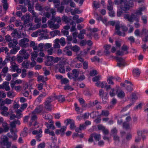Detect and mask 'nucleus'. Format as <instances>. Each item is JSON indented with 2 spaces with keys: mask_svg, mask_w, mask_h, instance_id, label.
I'll return each mask as SVG.
<instances>
[{
  "mask_svg": "<svg viewBox=\"0 0 148 148\" xmlns=\"http://www.w3.org/2000/svg\"><path fill=\"white\" fill-rule=\"evenodd\" d=\"M43 108L42 105H40L37 107L32 113L29 114V116H31V118L29 125V126L31 127L30 128V130L29 131V133L30 132L35 129L39 127V125L38 124L36 121V120L37 119L36 114L42 112Z\"/></svg>",
  "mask_w": 148,
  "mask_h": 148,
  "instance_id": "obj_1",
  "label": "nucleus"
},
{
  "mask_svg": "<svg viewBox=\"0 0 148 148\" xmlns=\"http://www.w3.org/2000/svg\"><path fill=\"white\" fill-rule=\"evenodd\" d=\"M114 3L115 4L120 6V9H118L117 11V16H120L123 13L122 11L120 9L123 11H126L134 6L132 2L128 3L126 0H115Z\"/></svg>",
  "mask_w": 148,
  "mask_h": 148,
  "instance_id": "obj_2",
  "label": "nucleus"
},
{
  "mask_svg": "<svg viewBox=\"0 0 148 148\" xmlns=\"http://www.w3.org/2000/svg\"><path fill=\"white\" fill-rule=\"evenodd\" d=\"M146 7L143 5L142 7L138 8V10L134 11V14H132L130 16L128 14H125L124 18L127 19L128 21L130 22H133L134 21H138L139 20V17L138 15H141L142 14V12L146 10Z\"/></svg>",
  "mask_w": 148,
  "mask_h": 148,
  "instance_id": "obj_3",
  "label": "nucleus"
},
{
  "mask_svg": "<svg viewBox=\"0 0 148 148\" xmlns=\"http://www.w3.org/2000/svg\"><path fill=\"white\" fill-rule=\"evenodd\" d=\"M26 19L24 22V26L25 27L26 30H34L40 27L41 24L38 23L35 24L33 23H29V14H26V15L23 16L21 17V19Z\"/></svg>",
  "mask_w": 148,
  "mask_h": 148,
  "instance_id": "obj_4",
  "label": "nucleus"
},
{
  "mask_svg": "<svg viewBox=\"0 0 148 148\" xmlns=\"http://www.w3.org/2000/svg\"><path fill=\"white\" fill-rule=\"evenodd\" d=\"M109 23L113 26H115V33L118 35L124 36L125 35V32L127 31V28L125 26H120L119 22L117 21H110Z\"/></svg>",
  "mask_w": 148,
  "mask_h": 148,
  "instance_id": "obj_5",
  "label": "nucleus"
},
{
  "mask_svg": "<svg viewBox=\"0 0 148 148\" xmlns=\"http://www.w3.org/2000/svg\"><path fill=\"white\" fill-rule=\"evenodd\" d=\"M60 60L61 58L59 57H54L52 56H47L45 64L47 66L53 65L55 63L58 62Z\"/></svg>",
  "mask_w": 148,
  "mask_h": 148,
  "instance_id": "obj_6",
  "label": "nucleus"
},
{
  "mask_svg": "<svg viewBox=\"0 0 148 148\" xmlns=\"http://www.w3.org/2000/svg\"><path fill=\"white\" fill-rule=\"evenodd\" d=\"M1 148H10L11 142L8 141V138L6 136L1 137L0 141Z\"/></svg>",
  "mask_w": 148,
  "mask_h": 148,
  "instance_id": "obj_7",
  "label": "nucleus"
},
{
  "mask_svg": "<svg viewBox=\"0 0 148 148\" xmlns=\"http://www.w3.org/2000/svg\"><path fill=\"white\" fill-rule=\"evenodd\" d=\"M101 139V135L94 133L91 134L89 138L88 141L89 142L92 143L94 140L95 142L99 141Z\"/></svg>",
  "mask_w": 148,
  "mask_h": 148,
  "instance_id": "obj_8",
  "label": "nucleus"
},
{
  "mask_svg": "<svg viewBox=\"0 0 148 148\" xmlns=\"http://www.w3.org/2000/svg\"><path fill=\"white\" fill-rule=\"evenodd\" d=\"M144 33L145 34V36L147 35V32L146 29L145 28L143 29L142 33H140L139 29H137L134 32L135 35L137 36H141L142 34ZM143 40L145 42L148 41V36H145V38L143 39Z\"/></svg>",
  "mask_w": 148,
  "mask_h": 148,
  "instance_id": "obj_9",
  "label": "nucleus"
},
{
  "mask_svg": "<svg viewBox=\"0 0 148 148\" xmlns=\"http://www.w3.org/2000/svg\"><path fill=\"white\" fill-rule=\"evenodd\" d=\"M56 99V97H49L47 99L45 102V108L49 110H51V107L50 103Z\"/></svg>",
  "mask_w": 148,
  "mask_h": 148,
  "instance_id": "obj_10",
  "label": "nucleus"
},
{
  "mask_svg": "<svg viewBox=\"0 0 148 148\" xmlns=\"http://www.w3.org/2000/svg\"><path fill=\"white\" fill-rule=\"evenodd\" d=\"M29 40L27 38H24L20 40L19 44L20 46L23 48H26L29 46Z\"/></svg>",
  "mask_w": 148,
  "mask_h": 148,
  "instance_id": "obj_11",
  "label": "nucleus"
},
{
  "mask_svg": "<svg viewBox=\"0 0 148 148\" xmlns=\"http://www.w3.org/2000/svg\"><path fill=\"white\" fill-rule=\"evenodd\" d=\"M10 70L12 72L16 71L18 73H20L21 72V69L18 68V65L14 62H12L10 66Z\"/></svg>",
  "mask_w": 148,
  "mask_h": 148,
  "instance_id": "obj_12",
  "label": "nucleus"
},
{
  "mask_svg": "<svg viewBox=\"0 0 148 148\" xmlns=\"http://www.w3.org/2000/svg\"><path fill=\"white\" fill-rule=\"evenodd\" d=\"M72 73H68L67 74L68 77L71 79L77 77L79 74V71L77 69H74L73 70Z\"/></svg>",
  "mask_w": 148,
  "mask_h": 148,
  "instance_id": "obj_13",
  "label": "nucleus"
},
{
  "mask_svg": "<svg viewBox=\"0 0 148 148\" xmlns=\"http://www.w3.org/2000/svg\"><path fill=\"white\" fill-rule=\"evenodd\" d=\"M27 106V103H24L21 105L20 109H18L16 110V112L19 116H17V118H20L22 115L21 112L25 110Z\"/></svg>",
  "mask_w": 148,
  "mask_h": 148,
  "instance_id": "obj_14",
  "label": "nucleus"
},
{
  "mask_svg": "<svg viewBox=\"0 0 148 148\" xmlns=\"http://www.w3.org/2000/svg\"><path fill=\"white\" fill-rule=\"evenodd\" d=\"M42 31L40 33V39H47L49 38L48 35L47 34L48 32L47 29H40Z\"/></svg>",
  "mask_w": 148,
  "mask_h": 148,
  "instance_id": "obj_15",
  "label": "nucleus"
},
{
  "mask_svg": "<svg viewBox=\"0 0 148 148\" xmlns=\"http://www.w3.org/2000/svg\"><path fill=\"white\" fill-rule=\"evenodd\" d=\"M42 131L41 129H40L38 131L37 130H35L32 132V134H34L36 135V138L37 140L39 141L41 140L40 138L42 136Z\"/></svg>",
  "mask_w": 148,
  "mask_h": 148,
  "instance_id": "obj_16",
  "label": "nucleus"
},
{
  "mask_svg": "<svg viewBox=\"0 0 148 148\" xmlns=\"http://www.w3.org/2000/svg\"><path fill=\"white\" fill-rule=\"evenodd\" d=\"M8 108L6 106H0L1 114L5 116H7L8 115L9 113L8 112Z\"/></svg>",
  "mask_w": 148,
  "mask_h": 148,
  "instance_id": "obj_17",
  "label": "nucleus"
},
{
  "mask_svg": "<svg viewBox=\"0 0 148 148\" xmlns=\"http://www.w3.org/2000/svg\"><path fill=\"white\" fill-rule=\"evenodd\" d=\"M131 119L130 116H128L126 118V122H124L123 124V127L124 128L126 129H130L132 128V126L131 125L129 124L128 122L130 121Z\"/></svg>",
  "mask_w": 148,
  "mask_h": 148,
  "instance_id": "obj_18",
  "label": "nucleus"
},
{
  "mask_svg": "<svg viewBox=\"0 0 148 148\" xmlns=\"http://www.w3.org/2000/svg\"><path fill=\"white\" fill-rule=\"evenodd\" d=\"M2 126L3 128L2 127H0V134L2 133L3 132H8L9 129V127L8 126L7 123L5 121L3 122Z\"/></svg>",
  "mask_w": 148,
  "mask_h": 148,
  "instance_id": "obj_19",
  "label": "nucleus"
},
{
  "mask_svg": "<svg viewBox=\"0 0 148 148\" xmlns=\"http://www.w3.org/2000/svg\"><path fill=\"white\" fill-rule=\"evenodd\" d=\"M44 47V44L43 43H40L38 44V45H37L34 48V50L38 52L39 51H43V48Z\"/></svg>",
  "mask_w": 148,
  "mask_h": 148,
  "instance_id": "obj_20",
  "label": "nucleus"
},
{
  "mask_svg": "<svg viewBox=\"0 0 148 148\" xmlns=\"http://www.w3.org/2000/svg\"><path fill=\"white\" fill-rule=\"evenodd\" d=\"M34 4V3L33 1L32 3V4L29 2H28V10L30 12L32 13V15L36 17L37 16L36 14L34 12L33 10Z\"/></svg>",
  "mask_w": 148,
  "mask_h": 148,
  "instance_id": "obj_21",
  "label": "nucleus"
},
{
  "mask_svg": "<svg viewBox=\"0 0 148 148\" xmlns=\"http://www.w3.org/2000/svg\"><path fill=\"white\" fill-rule=\"evenodd\" d=\"M45 57V54L42 52H40L38 54V57H37L36 59L37 61L39 63L42 62Z\"/></svg>",
  "mask_w": 148,
  "mask_h": 148,
  "instance_id": "obj_22",
  "label": "nucleus"
},
{
  "mask_svg": "<svg viewBox=\"0 0 148 148\" xmlns=\"http://www.w3.org/2000/svg\"><path fill=\"white\" fill-rule=\"evenodd\" d=\"M10 132L12 135H11L10 133H8L7 134L9 138H11L13 140H17L18 137V135L15 133H13V130L11 129H10Z\"/></svg>",
  "mask_w": 148,
  "mask_h": 148,
  "instance_id": "obj_23",
  "label": "nucleus"
},
{
  "mask_svg": "<svg viewBox=\"0 0 148 148\" xmlns=\"http://www.w3.org/2000/svg\"><path fill=\"white\" fill-rule=\"evenodd\" d=\"M48 23L50 27L53 29H56L60 27V25L57 23H55L50 20L48 21Z\"/></svg>",
  "mask_w": 148,
  "mask_h": 148,
  "instance_id": "obj_24",
  "label": "nucleus"
},
{
  "mask_svg": "<svg viewBox=\"0 0 148 148\" xmlns=\"http://www.w3.org/2000/svg\"><path fill=\"white\" fill-rule=\"evenodd\" d=\"M116 59L118 62L117 65L119 67L124 66V61L123 59L119 57H116Z\"/></svg>",
  "mask_w": 148,
  "mask_h": 148,
  "instance_id": "obj_25",
  "label": "nucleus"
},
{
  "mask_svg": "<svg viewBox=\"0 0 148 148\" xmlns=\"http://www.w3.org/2000/svg\"><path fill=\"white\" fill-rule=\"evenodd\" d=\"M65 10L66 12H68L70 11L72 15H74L76 13L80 14L82 12L81 10H79V9L77 8H75L74 10L72 9L70 10H68L67 9H66Z\"/></svg>",
  "mask_w": 148,
  "mask_h": 148,
  "instance_id": "obj_26",
  "label": "nucleus"
},
{
  "mask_svg": "<svg viewBox=\"0 0 148 148\" xmlns=\"http://www.w3.org/2000/svg\"><path fill=\"white\" fill-rule=\"evenodd\" d=\"M66 126H63L60 130H57L56 131V133L57 135L60 134L63 135L64 133V132L66 130Z\"/></svg>",
  "mask_w": 148,
  "mask_h": 148,
  "instance_id": "obj_27",
  "label": "nucleus"
},
{
  "mask_svg": "<svg viewBox=\"0 0 148 148\" xmlns=\"http://www.w3.org/2000/svg\"><path fill=\"white\" fill-rule=\"evenodd\" d=\"M9 83L7 82H4L2 84L3 89H4L6 91H9L10 89L9 86Z\"/></svg>",
  "mask_w": 148,
  "mask_h": 148,
  "instance_id": "obj_28",
  "label": "nucleus"
},
{
  "mask_svg": "<svg viewBox=\"0 0 148 148\" xmlns=\"http://www.w3.org/2000/svg\"><path fill=\"white\" fill-rule=\"evenodd\" d=\"M66 123V124H70V127L71 129H73L75 127V125L74 124V122L72 120L70 119H67L65 121Z\"/></svg>",
  "mask_w": 148,
  "mask_h": 148,
  "instance_id": "obj_29",
  "label": "nucleus"
},
{
  "mask_svg": "<svg viewBox=\"0 0 148 148\" xmlns=\"http://www.w3.org/2000/svg\"><path fill=\"white\" fill-rule=\"evenodd\" d=\"M18 44V42L17 40H13L11 41L8 44V46L9 47L14 48L16 46V45Z\"/></svg>",
  "mask_w": 148,
  "mask_h": 148,
  "instance_id": "obj_30",
  "label": "nucleus"
},
{
  "mask_svg": "<svg viewBox=\"0 0 148 148\" xmlns=\"http://www.w3.org/2000/svg\"><path fill=\"white\" fill-rule=\"evenodd\" d=\"M12 48V49L10 51V53L12 54H16L20 48V47L18 46H17L15 47Z\"/></svg>",
  "mask_w": 148,
  "mask_h": 148,
  "instance_id": "obj_31",
  "label": "nucleus"
},
{
  "mask_svg": "<svg viewBox=\"0 0 148 148\" xmlns=\"http://www.w3.org/2000/svg\"><path fill=\"white\" fill-rule=\"evenodd\" d=\"M106 85H107V83L106 82H100L96 83V86L99 87H101L102 88L105 87Z\"/></svg>",
  "mask_w": 148,
  "mask_h": 148,
  "instance_id": "obj_32",
  "label": "nucleus"
},
{
  "mask_svg": "<svg viewBox=\"0 0 148 148\" xmlns=\"http://www.w3.org/2000/svg\"><path fill=\"white\" fill-rule=\"evenodd\" d=\"M142 130H138L137 132L138 136L135 139V142L138 143L139 142L140 140L141 136H142Z\"/></svg>",
  "mask_w": 148,
  "mask_h": 148,
  "instance_id": "obj_33",
  "label": "nucleus"
},
{
  "mask_svg": "<svg viewBox=\"0 0 148 148\" xmlns=\"http://www.w3.org/2000/svg\"><path fill=\"white\" fill-rule=\"evenodd\" d=\"M22 80L20 79H18L16 80L13 81L12 80L11 81L10 83V86L11 87H13L14 85L16 84H19L22 83Z\"/></svg>",
  "mask_w": 148,
  "mask_h": 148,
  "instance_id": "obj_34",
  "label": "nucleus"
},
{
  "mask_svg": "<svg viewBox=\"0 0 148 148\" xmlns=\"http://www.w3.org/2000/svg\"><path fill=\"white\" fill-rule=\"evenodd\" d=\"M56 68L57 69H59V71L61 73H63L65 72V70L63 65L57 64L56 66Z\"/></svg>",
  "mask_w": 148,
  "mask_h": 148,
  "instance_id": "obj_35",
  "label": "nucleus"
},
{
  "mask_svg": "<svg viewBox=\"0 0 148 148\" xmlns=\"http://www.w3.org/2000/svg\"><path fill=\"white\" fill-rule=\"evenodd\" d=\"M59 39L56 38L53 41L54 44H53V47L55 48H59L60 47V45L59 43Z\"/></svg>",
  "mask_w": 148,
  "mask_h": 148,
  "instance_id": "obj_36",
  "label": "nucleus"
},
{
  "mask_svg": "<svg viewBox=\"0 0 148 148\" xmlns=\"http://www.w3.org/2000/svg\"><path fill=\"white\" fill-rule=\"evenodd\" d=\"M115 79V77L112 76H109L107 77V81L108 83L110 85H113L114 83L112 80Z\"/></svg>",
  "mask_w": 148,
  "mask_h": 148,
  "instance_id": "obj_37",
  "label": "nucleus"
},
{
  "mask_svg": "<svg viewBox=\"0 0 148 148\" xmlns=\"http://www.w3.org/2000/svg\"><path fill=\"white\" fill-rule=\"evenodd\" d=\"M20 124V121L18 120H14L10 123V126L11 127L14 128L15 127L16 125H19Z\"/></svg>",
  "mask_w": 148,
  "mask_h": 148,
  "instance_id": "obj_38",
  "label": "nucleus"
},
{
  "mask_svg": "<svg viewBox=\"0 0 148 148\" xmlns=\"http://www.w3.org/2000/svg\"><path fill=\"white\" fill-rule=\"evenodd\" d=\"M42 31L40 29H39L37 31L33 32L31 35V36L33 37H36L38 36H40V34Z\"/></svg>",
  "mask_w": 148,
  "mask_h": 148,
  "instance_id": "obj_39",
  "label": "nucleus"
},
{
  "mask_svg": "<svg viewBox=\"0 0 148 148\" xmlns=\"http://www.w3.org/2000/svg\"><path fill=\"white\" fill-rule=\"evenodd\" d=\"M140 73L139 69H135L133 71L134 75L136 77L138 76L140 74Z\"/></svg>",
  "mask_w": 148,
  "mask_h": 148,
  "instance_id": "obj_40",
  "label": "nucleus"
},
{
  "mask_svg": "<svg viewBox=\"0 0 148 148\" xmlns=\"http://www.w3.org/2000/svg\"><path fill=\"white\" fill-rule=\"evenodd\" d=\"M17 9L18 10H21L23 12H25L27 10V8L25 6L22 5H18L17 7Z\"/></svg>",
  "mask_w": 148,
  "mask_h": 148,
  "instance_id": "obj_41",
  "label": "nucleus"
},
{
  "mask_svg": "<svg viewBox=\"0 0 148 148\" xmlns=\"http://www.w3.org/2000/svg\"><path fill=\"white\" fill-rule=\"evenodd\" d=\"M38 52L36 51H34L32 53L31 56V60L32 61L35 60L36 58L38 56L37 54Z\"/></svg>",
  "mask_w": 148,
  "mask_h": 148,
  "instance_id": "obj_42",
  "label": "nucleus"
},
{
  "mask_svg": "<svg viewBox=\"0 0 148 148\" xmlns=\"http://www.w3.org/2000/svg\"><path fill=\"white\" fill-rule=\"evenodd\" d=\"M1 1L3 3V7L4 9L5 10H7L8 8V5L7 2V0H2Z\"/></svg>",
  "mask_w": 148,
  "mask_h": 148,
  "instance_id": "obj_43",
  "label": "nucleus"
},
{
  "mask_svg": "<svg viewBox=\"0 0 148 148\" xmlns=\"http://www.w3.org/2000/svg\"><path fill=\"white\" fill-rule=\"evenodd\" d=\"M111 46L110 45H106L104 46L105 48V53L106 54H109L110 53V49Z\"/></svg>",
  "mask_w": 148,
  "mask_h": 148,
  "instance_id": "obj_44",
  "label": "nucleus"
},
{
  "mask_svg": "<svg viewBox=\"0 0 148 148\" xmlns=\"http://www.w3.org/2000/svg\"><path fill=\"white\" fill-rule=\"evenodd\" d=\"M70 25H72V27L70 29V31L71 32H74L77 31L76 28V24L73 21H72L70 23Z\"/></svg>",
  "mask_w": 148,
  "mask_h": 148,
  "instance_id": "obj_45",
  "label": "nucleus"
},
{
  "mask_svg": "<svg viewBox=\"0 0 148 148\" xmlns=\"http://www.w3.org/2000/svg\"><path fill=\"white\" fill-rule=\"evenodd\" d=\"M125 82V83H126L127 84H129V85H127L126 86H127V90L128 91H130L132 90V84L131 83L129 82V81L126 80Z\"/></svg>",
  "mask_w": 148,
  "mask_h": 148,
  "instance_id": "obj_46",
  "label": "nucleus"
},
{
  "mask_svg": "<svg viewBox=\"0 0 148 148\" xmlns=\"http://www.w3.org/2000/svg\"><path fill=\"white\" fill-rule=\"evenodd\" d=\"M38 81L39 82L42 81V82H45L47 80V77L46 76H42L39 75L37 77Z\"/></svg>",
  "mask_w": 148,
  "mask_h": 148,
  "instance_id": "obj_47",
  "label": "nucleus"
},
{
  "mask_svg": "<svg viewBox=\"0 0 148 148\" xmlns=\"http://www.w3.org/2000/svg\"><path fill=\"white\" fill-rule=\"evenodd\" d=\"M71 16L68 17L66 16H63L62 17V20L66 23H69L71 20Z\"/></svg>",
  "mask_w": 148,
  "mask_h": 148,
  "instance_id": "obj_48",
  "label": "nucleus"
},
{
  "mask_svg": "<svg viewBox=\"0 0 148 148\" xmlns=\"http://www.w3.org/2000/svg\"><path fill=\"white\" fill-rule=\"evenodd\" d=\"M7 96L10 98H13L16 95L15 93L12 91H9L7 93Z\"/></svg>",
  "mask_w": 148,
  "mask_h": 148,
  "instance_id": "obj_49",
  "label": "nucleus"
},
{
  "mask_svg": "<svg viewBox=\"0 0 148 148\" xmlns=\"http://www.w3.org/2000/svg\"><path fill=\"white\" fill-rule=\"evenodd\" d=\"M12 89H14L16 92H19L22 89V86H21L14 85L13 87H11Z\"/></svg>",
  "mask_w": 148,
  "mask_h": 148,
  "instance_id": "obj_50",
  "label": "nucleus"
},
{
  "mask_svg": "<svg viewBox=\"0 0 148 148\" xmlns=\"http://www.w3.org/2000/svg\"><path fill=\"white\" fill-rule=\"evenodd\" d=\"M80 49V47L76 45L73 46L71 48V50L72 51L76 53L78 52Z\"/></svg>",
  "mask_w": 148,
  "mask_h": 148,
  "instance_id": "obj_51",
  "label": "nucleus"
},
{
  "mask_svg": "<svg viewBox=\"0 0 148 148\" xmlns=\"http://www.w3.org/2000/svg\"><path fill=\"white\" fill-rule=\"evenodd\" d=\"M45 133L49 134L52 136H54L55 135L54 132L53 131H50V130L48 129H45Z\"/></svg>",
  "mask_w": 148,
  "mask_h": 148,
  "instance_id": "obj_52",
  "label": "nucleus"
},
{
  "mask_svg": "<svg viewBox=\"0 0 148 148\" xmlns=\"http://www.w3.org/2000/svg\"><path fill=\"white\" fill-rule=\"evenodd\" d=\"M125 96L124 92L122 91H120L117 92V96L120 98H123Z\"/></svg>",
  "mask_w": 148,
  "mask_h": 148,
  "instance_id": "obj_53",
  "label": "nucleus"
},
{
  "mask_svg": "<svg viewBox=\"0 0 148 148\" xmlns=\"http://www.w3.org/2000/svg\"><path fill=\"white\" fill-rule=\"evenodd\" d=\"M79 101L80 103L82 105V106L83 108L84 107L86 108L88 107L87 104L84 103V101L82 98H80L79 99Z\"/></svg>",
  "mask_w": 148,
  "mask_h": 148,
  "instance_id": "obj_54",
  "label": "nucleus"
},
{
  "mask_svg": "<svg viewBox=\"0 0 148 148\" xmlns=\"http://www.w3.org/2000/svg\"><path fill=\"white\" fill-rule=\"evenodd\" d=\"M36 8L37 10L41 11L42 13L43 10H44V8L40 5L37 4H36Z\"/></svg>",
  "mask_w": 148,
  "mask_h": 148,
  "instance_id": "obj_55",
  "label": "nucleus"
},
{
  "mask_svg": "<svg viewBox=\"0 0 148 148\" xmlns=\"http://www.w3.org/2000/svg\"><path fill=\"white\" fill-rule=\"evenodd\" d=\"M16 59V57L15 56H8L5 60V61L9 60L11 62L13 61Z\"/></svg>",
  "mask_w": 148,
  "mask_h": 148,
  "instance_id": "obj_56",
  "label": "nucleus"
},
{
  "mask_svg": "<svg viewBox=\"0 0 148 148\" xmlns=\"http://www.w3.org/2000/svg\"><path fill=\"white\" fill-rule=\"evenodd\" d=\"M122 40L120 39H119L116 40L115 42L116 46L117 47H120L121 45Z\"/></svg>",
  "mask_w": 148,
  "mask_h": 148,
  "instance_id": "obj_57",
  "label": "nucleus"
},
{
  "mask_svg": "<svg viewBox=\"0 0 148 148\" xmlns=\"http://www.w3.org/2000/svg\"><path fill=\"white\" fill-rule=\"evenodd\" d=\"M109 94L110 96L111 97H114L116 95V92L115 91L114 88H111L109 92Z\"/></svg>",
  "mask_w": 148,
  "mask_h": 148,
  "instance_id": "obj_58",
  "label": "nucleus"
},
{
  "mask_svg": "<svg viewBox=\"0 0 148 148\" xmlns=\"http://www.w3.org/2000/svg\"><path fill=\"white\" fill-rule=\"evenodd\" d=\"M59 42L61 45L62 46H64L66 44L65 39L63 37L61 38L60 40H59Z\"/></svg>",
  "mask_w": 148,
  "mask_h": 148,
  "instance_id": "obj_59",
  "label": "nucleus"
},
{
  "mask_svg": "<svg viewBox=\"0 0 148 148\" xmlns=\"http://www.w3.org/2000/svg\"><path fill=\"white\" fill-rule=\"evenodd\" d=\"M101 78V75L96 76L93 78L92 81L94 82H96L100 80Z\"/></svg>",
  "mask_w": 148,
  "mask_h": 148,
  "instance_id": "obj_60",
  "label": "nucleus"
},
{
  "mask_svg": "<svg viewBox=\"0 0 148 148\" xmlns=\"http://www.w3.org/2000/svg\"><path fill=\"white\" fill-rule=\"evenodd\" d=\"M48 93L47 92L45 93H44L43 94L40 95L38 98V100L39 101V102H40V100L43 97H45L47 94Z\"/></svg>",
  "mask_w": 148,
  "mask_h": 148,
  "instance_id": "obj_61",
  "label": "nucleus"
},
{
  "mask_svg": "<svg viewBox=\"0 0 148 148\" xmlns=\"http://www.w3.org/2000/svg\"><path fill=\"white\" fill-rule=\"evenodd\" d=\"M3 60L2 58H0V69H1L2 67L4 66L6 64L5 62V60L3 62Z\"/></svg>",
  "mask_w": 148,
  "mask_h": 148,
  "instance_id": "obj_62",
  "label": "nucleus"
},
{
  "mask_svg": "<svg viewBox=\"0 0 148 148\" xmlns=\"http://www.w3.org/2000/svg\"><path fill=\"white\" fill-rule=\"evenodd\" d=\"M29 62L27 61L25 62L22 63V66L25 68H29Z\"/></svg>",
  "mask_w": 148,
  "mask_h": 148,
  "instance_id": "obj_63",
  "label": "nucleus"
},
{
  "mask_svg": "<svg viewBox=\"0 0 148 148\" xmlns=\"http://www.w3.org/2000/svg\"><path fill=\"white\" fill-rule=\"evenodd\" d=\"M99 95L100 96L102 97L107 96V94L105 93L104 91L102 89H101L99 91Z\"/></svg>",
  "mask_w": 148,
  "mask_h": 148,
  "instance_id": "obj_64",
  "label": "nucleus"
}]
</instances>
